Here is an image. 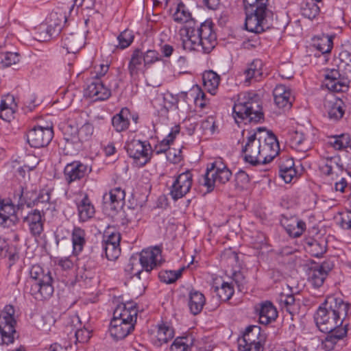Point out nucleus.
<instances>
[{
    "mask_svg": "<svg viewBox=\"0 0 351 351\" xmlns=\"http://www.w3.org/2000/svg\"><path fill=\"white\" fill-rule=\"evenodd\" d=\"M259 315V322L261 324L267 325L274 321L278 316L276 308L270 302H265L257 309Z\"/></svg>",
    "mask_w": 351,
    "mask_h": 351,
    "instance_id": "nucleus-26",
    "label": "nucleus"
},
{
    "mask_svg": "<svg viewBox=\"0 0 351 351\" xmlns=\"http://www.w3.org/2000/svg\"><path fill=\"white\" fill-rule=\"evenodd\" d=\"M182 47L184 50L202 51L209 53L217 44V36L213 28V23L206 21L199 25L191 21L181 29Z\"/></svg>",
    "mask_w": 351,
    "mask_h": 351,
    "instance_id": "nucleus-2",
    "label": "nucleus"
},
{
    "mask_svg": "<svg viewBox=\"0 0 351 351\" xmlns=\"http://www.w3.org/2000/svg\"><path fill=\"white\" fill-rule=\"evenodd\" d=\"M73 131L71 132V136L75 138V135H77L80 141L88 140L93 133V127L89 123H86L80 128H71Z\"/></svg>",
    "mask_w": 351,
    "mask_h": 351,
    "instance_id": "nucleus-39",
    "label": "nucleus"
},
{
    "mask_svg": "<svg viewBox=\"0 0 351 351\" xmlns=\"http://www.w3.org/2000/svg\"><path fill=\"white\" fill-rule=\"evenodd\" d=\"M206 299L204 295L197 291H192L189 293V306L193 315L199 314L203 309Z\"/></svg>",
    "mask_w": 351,
    "mask_h": 351,
    "instance_id": "nucleus-28",
    "label": "nucleus"
},
{
    "mask_svg": "<svg viewBox=\"0 0 351 351\" xmlns=\"http://www.w3.org/2000/svg\"><path fill=\"white\" fill-rule=\"evenodd\" d=\"M290 145L293 149L298 152H306L311 149V144L304 139V134L298 131L292 134Z\"/></svg>",
    "mask_w": 351,
    "mask_h": 351,
    "instance_id": "nucleus-29",
    "label": "nucleus"
},
{
    "mask_svg": "<svg viewBox=\"0 0 351 351\" xmlns=\"http://www.w3.org/2000/svg\"><path fill=\"white\" fill-rule=\"evenodd\" d=\"M351 82V64H339L337 69H330L324 74V86L330 91L343 92Z\"/></svg>",
    "mask_w": 351,
    "mask_h": 351,
    "instance_id": "nucleus-7",
    "label": "nucleus"
},
{
    "mask_svg": "<svg viewBox=\"0 0 351 351\" xmlns=\"http://www.w3.org/2000/svg\"><path fill=\"white\" fill-rule=\"evenodd\" d=\"M267 136L264 138L265 147L270 152L280 154V145L276 136L271 132H267Z\"/></svg>",
    "mask_w": 351,
    "mask_h": 351,
    "instance_id": "nucleus-50",
    "label": "nucleus"
},
{
    "mask_svg": "<svg viewBox=\"0 0 351 351\" xmlns=\"http://www.w3.org/2000/svg\"><path fill=\"white\" fill-rule=\"evenodd\" d=\"M193 175L190 171L180 173L171 186L170 195L174 200L187 194L192 186Z\"/></svg>",
    "mask_w": 351,
    "mask_h": 351,
    "instance_id": "nucleus-12",
    "label": "nucleus"
},
{
    "mask_svg": "<svg viewBox=\"0 0 351 351\" xmlns=\"http://www.w3.org/2000/svg\"><path fill=\"white\" fill-rule=\"evenodd\" d=\"M53 136L51 126H35L27 134V142L34 148H41L47 146Z\"/></svg>",
    "mask_w": 351,
    "mask_h": 351,
    "instance_id": "nucleus-10",
    "label": "nucleus"
},
{
    "mask_svg": "<svg viewBox=\"0 0 351 351\" xmlns=\"http://www.w3.org/2000/svg\"><path fill=\"white\" fill-rule=\"evenodd\" d=\"M134 326L131 322H123L117 319H112L109 328L111 337L115 340L123 339L133 330Z\"/></svg>",
    "mask_w": 351,
    "mask_h": 351,
    "instance_id": "nucleus-19",
    "label": "nucleus"
},
{
    "mask_svg": "<svg viewBox=\"0 0 351 351\" xmlns=\"http://www.w3.org/2000/svg\"><path fill=\"white\" fill-rule=\"evenodd\" d=\"M85 235V231L83 229L78 227L74 228L72 232V243L75 254L82 251L86 243Z\"/></svg>",
    "mask_w": 351,
    "mask_h": 351,
    "instance_id": "nucleus-36",
    "label": "nucleus"
},
{
    "mask_svg": "<svg viewBox=\"0 0 351 351\" xmlns=\"http://www.w3.org/2000/svg\"><path fill=\"white\" fill-rule=\"evenodd\" d=\"M156 337L160 343H167L173 337V330L165 324L160 325L157 331Z\"/></svg>",
    "mask_w": 351,
    "mask_h": 351,
    "instance_id": "nucleus-44",
    "label": "nucleus"
},
{
    "mask_svg": "<svg viewBox=\"0 0 351 351\" xmlns=\"http://www.w3.org/2000/svg\"><path fill=\"white\" fill-rule=\"evenodd\" d=\"M275 158L274 156H267L263 158H258L257 156L254 155H244L243 160L246 163L252 166H258L260 165H266L271 162Z\"/></svg>",
    "mask_w": 351,
    "mask_h": 351,
    "instance_id": "nucleus-47",
    "label": "nucleus"
},
{
    "mask_svg": "<svg viewBox=\"0 0 351 351\" xmlns=\"http://www.w3.org/2000/svg\"><path fill=\"white\" fill-rule=\"evenodd\" d=\"M193 175L190 171L180 173L171 186L170 195L174 200L187 194L192 186Z\"/></svg>",
    "mask_w": 351,
    "mask_h": 351,
    "instance_id": "nucleus-13",
    "label": "nucleus"
},
{
    "mask_svg": "<svg viewBox=\"0 0 351 351\" xmlns=\"http://www.w3.org/2000/svg\"><path fill=\"white\" fill-rule=\"evenodd\" d=\"M184 267L177 271H163L159 273V278L163 282L171 284L175 282L182 275Z\"/></svg>",
    "mask_w": 351,
    "mask_h": 351,
    "instance_id": "nucleus-45",
    "label": "nucleus"
},
{
    "mask_svg": "<svg viewBox=\"0 0 351 351\" xmlns=\"http://www.w3.org/2000/svg\"><path fill=\"white\" fill-rule=\"evenodd\" d=\"M111 95L110 90L102 82L96 79L88 84L84 95L94 100H105Z\"/></svg>",
    "mask_w": 351,
    "mask_h": 351,
    "instance_id": "nucleus-17",
    "label": "nucleus"
},
{
    "mask_svg": "<svg viewBox=\"0 0 351 351\" xmlns=\"http://www.w3.org/2000/svg\"><path fill=\"white\" fill-rule=\"evenodd\" d=\"M162 250L158 247L147 248L142 250L140 254V263L146 272L160 266L162 263Z\"/></svg>",
    "mask_w": 351,
    "mask_h": 351,
    "instance_id": "nucleus-11",
    "label": "nucleus"
},
{
    "mask_svg": "<svg viewBox=\"0 0 351 351\" xmlns=\"http://www.w3.org/2000/svg\"><path fill=\"white\" fill-rule=\"evenodd\" d=\"M180 133V126L176 125L172 128L171 132L164 138L159 145V148L156 154L165 153L169 149L171 143H173L176 136Z\"/></svg>",
    "mask_w": 351,
    "mask_h": 351,
    "instance_id": "nucleus-40",
    "label": "nucleus"
},
{
    "mask_svg": "<svg viewBox=\"0 0 351 351\" xmlns=\"http://www.w3.org/2000/svg\"><path fill=\"white\" fill-rule=\"evenodd\" d=\"M261 328L258 326H248L243 337L239 339L238 346L241 351H262L263 346L259 340Z\"/></svg>",
    "mask_w": 351,
    "mask_h": 351,
    "instance_id": "nucleus-9",
    "label": "nucleus"
},
{
    "mask_svg": "<svg viewBox=\"0 0 351 351\" xmlns=\"http://www.w3.org/2000/svg\"><path fill=\"white\" fill-rule=\"evenodd\" d=\"M282 226L285 228L287 233L293 237H299L306 229V223L297 218H283L281 220Z\"/></svg>",
    "mask_w": 351,
    "mask_h": 351,
    "instance_id": "nucleus-24",
    "label": "nucleus"
},
{
    "mask_svg": "<svg viewBox=\"0 0 351 351\" xmlns=\"http://www.w3.org/2000/svg\"><path fill=\"white\" fill-rule=\"evenodd\" d=\"M137 309L136 304L132 302L121 304L114 311L113 319L123 322H131L134 326L137 319Z\"/></svg>",
    "mask_w": 351,
    "mask_h": 351,
    "instance_id": "nucleus-16",
    "label": "nucleus"
},
{
    "mask_svg": "<svg viewBox=\"0 0 351 351\" xmlns=\"http://www.w3.org/2000/svg\"><path fill=\"white\" fill-rule=\"evenodd\" d=\"M341 225L344 229H351V211H346L342 215Z\"/></svg>",
    "mask_w": 351,
    "mask_h": 351,
    "instance_id": "nucleus-63",
    "label": "nucleus"
},
{
    "mask_svg": "<svg viewBox=\"0 0 351 351\" xmlns=\"http://www.w3.org/2000/svg\"><path fill=\"white\" fill-rule=\"evenodd\" d=\"M233 114L238 123L242 121L257 123L263 120L264 115L258 95L247 93L239 95L233 107Z\"/></svg>",
    "mask_w": 351,
    "mask_h": 351,
    "instance_id": "nucleus-3",
    "label": "nucleus"
},
{
    "mask_svg": "<svg viewBox=\"0 0 351 351\" xmlns=\"http://www.w3.org/2000/svg\"><path fill=\"white\" fill-rule=\"evenodd\" d=\"M119 44L121 49H125L130 45L134 39V36L132 32L128 30H125L121 32L117 37Z\"/></svg>",
    "mask_w": 351,
    "mask_h": 351,
    "instance_id": "nucleus-56",
    "label": "nucleus"
},
{
    "mask_svg": "<svg viewBox=\"0 0 351 351\" xmlns=\"http://www.w3.org/2000/svg\"><path fill=\"white\" fill-rule=\"evenodd\" d=\"M340 60L339 64L348 65L351 64V52L348 50H343L339 56Z\"/></svg>",
    "mask_w": 351,
    "mask_h": 351,
    "instance_id": "nucleus-64",
    "label": "nucleus"
},
{
    "mask_svg": "<svg viewBox=\"0 0 351 351\" xmlns=\"http://www.w3.org/2000/svg\"><path fill=\"white\" fill-rule=\"evenodd\" d=\"M19 62L18 53L6 52L2 54L1 63L3 66L8 67Z\"/></svg>",
    "mask_w": 351,
    "mask_h": 351,
    "instance_id": "nucleus-55",
    "label": "nucleus"
},
{
    "mask_svg": "<svg viewBox=\"0 0 351 351\" xmlns=\"http://www.w3.org/2000/svg\"><path fill=\"white\" fill-rule=\"evenodd\" d=\"M14 206L11 203L0 201V226L11 227L17 221Z\"/></svg>",
    "mask_w": 351,
    "mask_h": 351,
    "instance_id": "nucleus-20",
    "label": "nucleus"
},
{
    "mask_svg": "<svg viewBox=\"0 0 351 351\" xmlns=\"http://www.w3.org/2000/svg\"><path fill=\"white\" fill-rule=\"evenodd\" d=\"M42 213L44 214L43 208L42 211L36 208L25 218V221L27 223L32 234L35 236L40 235L43 230Z\"/></svg>",
    "mask_w": 351,
    "mask_h": 351,
    "instance_id": "nucleus-23",
    "label": "nucleus"
},
{
    "mask_svg": "<svg viewBox=\"0 0 351 351\" xmlns=\"http://www.w3.org/2000/svg\"><path fill=\"white\" fill-rule=\"evenodd\" d=\"M125 149L128 154H148L151 145L147 141L133 139L126 143Z\"/></svg>",
    "mask_w": 351,
    "mask_h": 351,
    "instance_id": "nucleus-34",
    "label": "nucleus"
},
{
    "mask_svg": "<svg viewBox=\"0 0 351 351\" xmlns=\"http://www.w3.org/2000/svg\"><path fill=\"white\" fill-rule=\"evenodd\" d=\"M74 336L75 337V343H86L90 338V331L85 328H78L75 330Z\"/></svg>",
    "mask_w": 351,
    "mask_h": 351,
    "instance_id": "nucleus-58",
    "label": "nucleus"
},
{
    "mask_svg": "<svg viewBox=\"0 0 351 351\" xmlns=\"http://www.w3.org/2000/svg\"><path fill=\"white\" fill-rule=\"evenodd\" d=\"M221 259L229 261L231 264L237 263L238 254L231 249L225 250L221 254Z\"/></svg>",
    "mask_w": 351,
    "mask_h": 351,
    "instance_id": "nucleus-60",
    "label": "nucleus"
},
{
    "mask_svg": "<svg viewBox=\"0 0 351 351\" xmlns=\"http://www.w3.org/2000/svg\"><path fill=\"white\" fill-rule=\"evenodd\" d=\"M319 12V8L314 2H307L301 8L302 15L308 19L315 18Z\"/></svg>",
    "mask_w": 351,
    "mask_h": 351,
    "instance_id": "nucleus-46",
    "label": "nucleus"
},
{
    "mask_svg": "<svg viewBox=\"0 0 351 351\" xmlns=\"http://www.w3.org/2000/svg\"><path fill=\"white\" fill-rule=\"evenodd\" d=\"M193 345L191 337H177L170 348V351H188Z\"/></svg>",
    "mask_w": 351,
    "mask_h": 351,
    "instance_id": "nucleus-41",
    "label": "nucleus"
},
{
    "mask_svg": "<svg viewBox=\"0 0 351 351\" xmlns=\"http://www.w3.org/2000/svg\"><path fill=\"white\" fill-rule=\"evenodd\" d=\"M279 302L283 309L287 311L291 315L295 313L296 308L295 300L292 294H282L279 298Z\"/></svg>",
    "mask_w": 351,
    "mask_h": 351,
    "instance_id": "nucleus-42",
    "label": "nucleus"
},
{
    "mask_svg": "<svg viewBox=\"0 0 351 351\" xmlns=\"http://www.w3.org/2000/svg\"><path fill=\"white\" fill-rule=\"evenodd\" d=\"M30 293L37 300L49 298L53 293V278L49 271H45L38 265L32 267L29 271Z\"/></svg>",
    "mask_w": 351,
    "mask_h": 351,
    "instance_id": "nucleus-5",
    "label": "nucleus"
},
{
    "mask_svg": "<svg viewBox=\"0 0 351 351\" xmlns=\"http://www.w3.org/2000/svg\"><path fill=\"white\" fill-rule=\"evenodd\" d=\"M215 291L221 300L227 301L232 296L234 289L230 283L223 282L221 287L215 288Z\"/></svg>",
    "mask_w": 351,
    "mask_h": 351,
    "instance_id": "nucleus-48",
    "label": "nucleus"
},
{
    "mask_svg": "<svg viewBox=\"0 0 351 351\" xmlns=\"http://www.w3.org/2000/svg\"><path fill=\"white\" fill-rule=\"evenodd\" d=\"M349 308V304L341 298L330 295L317 311L315 320L319 330L328 333L326 343L332 346L346 336L347 324L342 326Z\"/></svg>",
    "mask_w": 351,
    "mask_h": 351,
    "instance_id": "nucleus-1",
    "label": "nucleus"
},
{
    "mask_svg": "<svg viewBox=\"0 0 351 351\" xmlns=\"http://www.w3.org/2000/svg\"><path fill=\"white\" fill-rule=\"evenodd\" d=\"M311 245L312 246L313 255L319 257L323 255L326 251V247L325 245H321L317 241L313 242Z\"/></svg>",
    "mask_w": 351,
    "mask_h": 351,
    "instance_id": "nucleus-61",
    "label": "nucleus"
},
{
    "mask_svg": "<svg viewBox=\"0 0 351 351\" xmlns=\"http://www.w3.org/2000/svg\"><path fill=\"white\" fill-rule=\"evenodd\" d=\"M261 136L259 138L256 137V132L254 131L253 133H251L250 135L247 138V142L245 145L243 147V152H250L252 154H261Z\"/></svg>",
    "mask_w": 351,
    "mask_h": 351,
    "instance_id": "nucleus-38",
    "label": "nucleus"
},
{
    "mask_svg": "<svg viewBox=\"0 0 351 351\" xmlns=\"http://www.w3.org/2000/svg\"><path fill=\"white\" fill-rule=\"evenodd\" d=\"M231 176V171L219 158L207 167L206 172L199 180V184L206 189L207 193H210L214 190L217 183L224 184Z\"/></svg>",
    "mask_w": 351,
    "mask_h": 351,
    "instance_id": "nucleus-6",
    "label": "nucleus"
},
{
    "mask_svg": "<svg viewBox=\"0 0 351 351\" xmlns=\"http://www.w3.org/2000/svg\"><path fill=\"white\" fill-rule=\"evenodd\" d=\"M14 308L12 305H6L0 313V334L3 343H12L16 335V322L14 317Z\"/></svg>",
    "mask_w": 351,
    "mask_h": 351,
    "instance_id": "nucleus-8",
    "label": "nucleus"
},
{
    "mask_svg": "<svg viewBox=\"0 0 351 351\" xmlns=\"http://www.w3.org/2000/svg\"><path fill=\"white\" fill-rule=\"evenodd\" d=\"M14 110L12 106H10L6 100H2L0 105V117L6 121H10L14 117Z\"/></svg>",
    "mask_w": 351,
    "mask_h": 351,
    "instance_id": "nucleus-52",
    "label": "nucleus"
},
{
    "mask_svg": "<svg viewBox=\"0 0 351 351\" xmlns=\"http://www.w3.org/2000/svg\"><path fill=\"white\" fill-rule=\"evenodd\" d=\"M273 95L275 104L279 108H289L291 106V92L285 86L277 85L273 91Z\"/></svg>",
    "mask_w": 351,
    "mask_h": 351,
    "instance_id": "nucleus-25",
    "label": "nucleus"
},
{
    "mask_svg": "<svg viewBox=\"0 0 351 351\" xmlns=\"http://www.w3.org/2000/svg\"><path fill=\"white\" fill-rule=\"evenodd\" d=\"M152 155H130L134 167L140 168L147 163L151 159Z\"/></svg>",
    "mask_w": 351,
    "mask_h": 351,
    "instance_id": "nucleus-59",
    "label": "nucleus"
},
{
    "mask_svg": "<svg viewBox=\"0 0 351 351\" xmlns=\"http://www.w3.org/2000/svg\"><path fill=\"white\" fill-rule=\"evenodd\" d=\"M343 106V103L341 100L328 101L325 104V107L327 109L328 118L334 121L341 119L345 112Z\"/></svg>",
    "mask_w": 351,
    "mask_h": 351,
    "instance_id": "nucleus-30",
    "label": "nucleus"
},
{
    "mask_svg": "<svg viewBox=\"0 0 351 351\" xmlns=\"http://www.w3.org/2000/svg\"><path fill=\"white\" fill-rule=\"evenodd\" d=\"M143 62V51L139 49H134L128 64V70L132 77L138 75Z\"/></svg>",
    "mask_w": 351,
    "mask_h": 351,
    "instance_id": "nucleus-35",
    "label": "nucleus"
},
{
    "mask_svg": "<svg viewBox=\"0 0 351 351\" xmlns=\"http://www.w3.org/2000/svg\"><path fill=\"white\" fill-rule=\"evenodd\" d=\"M88 166L80 162L68 164L64 168V176L66 182L70 184L84 177Z\"/></svg>",
    "mask_w": 351,
    "mask_h": 351,
    "instance_id": "nucleus-21",
    "label": "nucleus"
},
{
    "mask_svg": "<svg viewBox=\"0 0 351 351\" xmlns=\"http://www.w3.org/2000/svg\"><path fill=\"white\" fill-rule=\"evenodd\" d=\"M332 38L333 36L328 35H324L320 39L319 43L315 44L316 48L322 53H327L330 52L332 48Z\"/></svg>",
    "mask_w": 351,
    "mask_h": 351,
    "instance_id": "nucleus-49",
    "label": "nucleus"
},
{
    "mask_svg": "<svg viewBox=\"0 0 351 351\" xmlns=\"http://www.w3.org/2000/svg\"><path fill=\"white\" fill-rule=\"evenodd\" d=\"M124 198V191L117 187L112 189L108 193L104 194L103 201L106 208L115 210L118 207L121 206V202Z\"/></svg>",
    "mask_w": 351,
    "mask_h": 351,
    "instance_id": "nucleus-22",
    "label": "nucleus"
},
{
    "mask_svg": "<svg viewBox=\"0 0 351 351\" xmlns=\"http://www.w3.org/2000/svg\"><path fill=\"white\" fill-rule=\"evenodd\" d=\"M102 248L106 258L110 261L115 260L119 256L121 252L119 246L103 243Z\"/></svg>",
    "mask_w": 351,
    "mask_h": 351,
    "instance_id": "nucleus-53",
    "label": "nucleus"
},
{
    "mask_svg": "<svg viewBox=\"0 0 351 351\" xmlns=\"http://www.w3.org/2000/svg\"><path fill=\"white\" fill-rule=\"evenodd\" d=\"M254 6L246 5L245 26L247 31L259 34L269 28L271 14L267 8L269 0H255Z\"/></svg>",
    "mask_w": 351,
    "mask_h": 351,
    "instance_id": "nucleus-4",
    "label": "nucleus"
},
{
    "mask_svg": "<svg viewBox=\"0 0 351 351\" xmlns=\"http://www.w3.org/2000/svg\"><path fill=\"white\" fill-rule=\"evenodd\" d=\"M193 175L190 171L180 173L171 186L170 195L174 200L187 194L192 186Z\"/></svg>",
    "mask_w": 351,
    "mask_h": 351,
    "instance_id": "nucleus-14",
    "label": "nucleus"
},
{
    "mask_svg": "<svg viewBox=\"0 0 351 351\" xmlns=\"http://www.w3.org/2000/svg\"><path fill=\"white\" fill-rule=\"evenodd\" d=\"M330 145L336 149L348 152V148L351 150V136L348 134H343L334 137L330 142Z\"/></svg>",
    "mask_w": 351,
    "mask_h": 351,
    "instance_id": "nucleus-37",
    "label": "nucleus"
},
{
    "mask_svg": "<svg viewBox=\"0 0 351 351\" xmlns=\"http://www.w3.org/2000/svg\"><path fill=\"white\" fill-rule=\"evenodd\" d=\"M85 44V36L82 32L70 33L64 36L62 46L68 53L75 54Z\"/></svg>",
    "mask_w": 351,
    "mask_h": 351,
    "instance_id": "nucleus-18",
    "label": "nucleus"
},
{
    "mask_svg": "<svg viewBox=\"0 0 351 351\" xmlns=\"http://www.w3.org/2000/svg\"><path fill=\"white\" fill-rule=\"evenodd\" d=\"M173 19L177 22L185 23L184 27H185L191 21H195L191 18V14L188 11L185 10L184 5L182 3L178 5L177 10L173 14Z\"/></svg>",
    "mask_w": 351,
    "mask_h": 351,
    "instance_id": "nucleus-43",
    "label": "nucleus"
},
{
    "mask_svg": "<svg viewBox=\"0 0 351 351\" xmlns=\"http://www.w3.org/2000/svg\"><path fill=\"white\" fill-rule=\"evenodd\" d=\"M130 112L124 108L112 119V124L115 130L120 132L127 130L130 125Z\"/></svg>",
    "mask_w": 351,
    "mask_h": 351,
    "instance_id": "nucleus-27",
    "label": "nucleus"
},
{
    "mask_svg": "<svg viewBox=\"0 0 351 351\" xmlns=\"http://www.w3.org/2000/svg\"><path fill=\"white\" fill-rule=\"evenodd\" d=\"M234 180L236 186L241 189H246L250 180L249 176L243 170H239L235 174Z\"/></svg>",
    "mask_w": 351,
    "mask_h": 351,
    "instance_id": "nucleus-54",
    "label": "nucleus"
},
{
    "mask_svg": "<svg viewBox=\"0 0 351 351\" xmlns=\"http://www.w3.org/2000/svg\"><path fill=\"white\" fill-rule=\"evenodd\" d=\"M78 215L82 221H86L95 214V208L87 195H85L77 206Z\"/></svg>",
    "mask_w": 351,
    "mask_h": 351,
    "instance_id": "nucleus-33",
    "label": "nucleus"
},
{
    "mask_svg": "<svg viewBox=\"0 0 351 351\" xmlns=\"http://www.w3.org/2000/svg\"><path fill=\"white\" fill-rule=\"evenodd\" d=\"M50 200V195L48 191H42L38 197L34 201V204L38 206L39 204L47 205Z\"/></svg>",
    "mask_w": 351,
    "mask_h": 351,
    "instance_id": "nucleus-62",
    "label": "nucleus"
},
{
    "mask_svg": "<svg viewBox=\"0 0 351 351\" xmlns=\"http://www.w3.org/2000/svg\"><path fill=\"white\" fill-rule=\"evenodd\" d=\"M261 70L262 61L258 59L254 60L244 71L245 83L249 85L253 78L258 80V78L262 75Z\"/></svg>",
    "mask_w": 351,
    "mask_h": 351,
    "instance_id": "nucleus-32",
    "label": "nucleus"
},
{
    "mask_svg": "<svg viewBox=\"0 0 351 351\" xmlns=\"http://www.w3.org/2000/svg\"><path fill=\"white\" fill-rule=\"evenodd\" d=\"M333 263L325 261L321 265L311 267L308 272V282L315 287L319 288L324 284L328 273L333 268Z\"/></svg>",
    "mask_w": 351,
    "mask_h": 351,
    "instance_id": "nucleus-15",
    "label": "nucleus"
},
{
    "mask_svg": "<svg viewBox=\"0 0 351 351\" xmlns=\"http://www.w3.org/2000/svg\"><path fill=\"white\" fill-rule=\"evenodd\" d=\"M143 63L145 67L149 66L154 63L162 60L160 53L156 50L149 49L145 53L143 52Z\"/></svg>",
    "mask_w": 351,
    "mask_h": 351,
    "instance_id": "nucleus-51",
    "label": "nucleus"
},
{
    "mask_svg": "<svg viewBox=\"0 0 351 351\" xmlns=\"http://www.w3.org/2000/svg\"><path fill=\"white\" fill-rule=\"evenodd\" d=\"M206 90L211 95H215L220 82V77L213 71H206L202 77Z\"/></svg>",
    "mask_w": 351,
    "mask_h": 351,
    "instance_id": "nucleus-31",
    "label": "nucleus"
},
{
    "mask_svg": "<svg viewBox=\"0 0 351 351\" xmlns=\"http://www.w3.org/2000/svg\"><path fill=\"white\" fill-rule=\"evenodd\" d=\"M66 18L62 12L53 11L49 17V24L52 23L53 25H61L62 27L63 23H65Z\"/></svg>",
    "mask_w": 351,
    "mask_h": 351,
    "instance_id": "nucleus-57",
    "label": "nucleus"
}]
</instances>
